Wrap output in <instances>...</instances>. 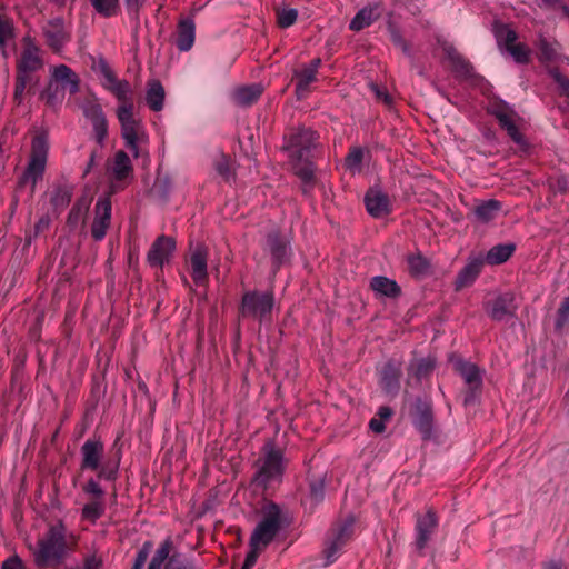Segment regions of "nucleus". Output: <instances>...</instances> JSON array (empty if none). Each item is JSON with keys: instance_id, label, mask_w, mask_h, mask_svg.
Instances as JSON below:
<instances>
[{"instance_id": "10", "label": "nucleus", "mask_w": 569, "mask_h": 569, "mask_svg": "<svg viewBox=\"0 0 569 569\" xmlns=\"http://www.w3.org/2000/svg\"><path fill=\"white\" fill-rule=\"evenodd\" d=\"M319 136L310 128H298L288 136L283 149L289 152L291 161L300 162L310 158L311 150L316 148Z\"/></svg>"}, {"instance_id": "26", "label": "nucleus", "mask_w": 569, "mask_h": 569, "mask_svg": "<svg viewBox=\"0 0 569 569\" xmlns=\"http://www.w3.org/2000/svg\"><path fill=\"white\" fill-rule=\"evenodd\" d=\"M483 263L485 260L482 257L470 258L466 266L458 272L455 289L458 291L471 286L480 274Z\"/></svg>"}, {"instance_id": "36", "label": "nucleus", "mask_w": 569, "mask_h": 569, "mask_svg": "<svg viewBox=\"0 0 569 569\" xmlns=\"http://www.w3.org/2000/svg\"><path fill=\"white\" fill-rule=\"evenodd\" d=\"M295 78L296 96L298 99H303L309 93L310 84L317 81V73L302 67L300 70L295 71Z\"/></svg>"}, {"instance_id": "28", "label": "nucleus", "mask_w": 569, "mask_h": 569, "mask_svg": "<svg viewBox=\"0 0 569 569\" xmlns=\"http://www.w3.org/2000/svg\"><path fill=\"white\" fill-rule=\"evenodd\" d=\"M51 82L59 84L63 90H69L71 94L79 91V78L76 72L66 64L54 67Z\"/></svg>"}, {"instance_id": "20", "label": "nucleus", "mask_w": 569, "mask_h": 569, "mask_svg": "<svg viewBox=\"0 0 569 569\" xmlns=\"http://www.w3.org/2000/svg\"><path fill=\"white\" fill-rule=\"evenodd\" d=\"M266 241L273 268L278 270L289 257L291 250L290 240L279 231H271L267 234Z\"/></svg>"}, {"instance_id": "25", "label": "nucleus", "mask_w": 569, "mask_h": 569, "mask_svg": "<svg viewBox=\"0 0 569 569\" xmlns=\"http://www.w3.org/2000/svg\"><path fill=\"white\" fill-rule=\"evenodd\" d=\"M207 260V247L198 243L190 256L191 278L198 284L208 279Z\"/></svg>"}, {"instance_id": "57", "label": "nucleus", "mask_w": 569, "mask_h": 569, "mask_svg": "<svg viewBox=\"0 0 569 569\" xmlns=\"http://www.w3.org/2000/svg\"><path fill=\"white\" fill-rule=\"evenodd\" d=\"M569 321V296L561 302L556 320V328L561 329Z\"/></svg>"}, {"instance_id": "32", "label": "nucleus", "mask_w": 569, "mask_h": 569, "mask_svg": "<svg viewBox=\"0 0 569 569\" xmlns=\"http://www.w3.org/2000/svg\"><path fill=\"white\" fill-rule=\"evenodd\" d=\"M536 46L539 50L540 62L556 61L561 51V44L557 40H548L543 34H539Z\"/></svg>"}, {"instance_id": "9", "label": "nucleus", "mask_w": 569, "mask_h": 569, "mask_svg": "<svg viewBox=\"0 0 569 569\" xmlns=\"http://www.w3.org/2000/svg\"><path fill=\"white\" fill-rule=\"evenodd\" d=\"M355 517L348 516L343 520L337 521L327 532L322 553L326 566L333 563L339 551L351 539L353 533Z\"/></svg>"}, {"instance_id": "4", "label": "nucleus", "mask_w": 569, "mask_h": 569, "mask_svg": "<svg viewBox=\"0 0 569 569\" xmlns=\"http://www.w3.org/2000/svg\"><path fill=\"white\" fill-rule=\"evenodd\" d=\"M257 470L253 482L267 489L273 482H280L286 470L283 451L273 440H267L261 449V456L256 462Z\"/></svg>"}, {"instance_id": "63", "label": "nucleus", "mask_w": 569, "mask_h": 569, "mask_svg": "<svg viewBox=\"0 0 569 569\" xmlns=\"http://www.w3.org/2000/svg\"><path fill=\"white\" fill-rule=\"evenodd\" d=\"M370 88L371 90L375 92L376 97L378 100H381L383 103H386L387 106H390L391 102H392V98L390 97V94L386 91V90H382L381 88H379L377 84L375 83H371L370 84Z\"/></svg>"}, {"instance_id": "39", "label": "nucleus", "mask_w": 569, "mask_h": 569, "mask_svg": "<svg viewBox=\"0 0 569 569\" xmlns=\"http://www.w3.org/2000/svg\"><path fill=\"white\" fill-rule=\"evenodd\" d=\"M172 547L171 538L164 539L152 556L147 569H167V561L171 557Z\"/></svg>"}, {"instance_id": "53", "label": "nucleus", "mask_w": 569, "mask_h": 569, "mask_svg": "<svg viewBox=\"0 0 569 569\" xmlns=\"http://www.w3.org/2000/svg\"><path fill=\"white\" fill-rule=\"evenodd\" d=\"M549 74L558 84L560 94L565 96L569 100V78L562 74L558 68L550 69Z\"/></svg>"}, {"instance_id": "40", "label": "nucleus", "mask_w": 569, "mask_h": 569, "mask_svg": "<svg viewBox=\"0 0 569 569\" xmlns=\"http://www.w3.org/2000/svg\"><path fill=\"white\" fill-rule=\"evenodd\" d=\"M90 207V200L86 197L79 198L70 209L67 217V224L76 229L80 222H83Z\"/></svg>"}, {"instance_id": "27", "label": "nucleus", "mask_w": 569, "mask_h": 569, "mask_svg": "<svg viewBox=\"0 0 569 569\" xmlns=\"http://www.w3.org/2000/svg\"><path fill=\"white\" fill-rule=\"evenodd\" d=\"M196 39V23L191 17L181 18L177 26V48L182 51H189Z\"/></svg>"}, {"instance_id": "5", "label": "nucleus", "mask_w": 569, "mask_h": 569, "mask_svg": "<svg viewBox=\"0 0 569 569\" xmlns=\"http://www.w3.org/2000/svg\"><path fill=\"white\" fill-rule=\"evenodd\" d=\"M49 154V137L47 131H37L31 140V150L28 164L19 180V184L30 183L31 190L42 179Z\"/></svg>"}, {"instance_id": "19", "label": "nucleus", "mask_w": 569, "mask_h": 569, "mask_svg": "<svg viewBox=\"0 0 569 569\" xmlns=\"http://www.w3.org/2000/svg\"><path fill=\"white\" fill-rule=\"evenodd\" d=\"M412 421L415 427L422 435L423 439H429L432 435L433 412L429 401L417 398L413 405Z\"/></svg>"}, {"instance_id": "38", "label": "nucleus", "mask_w": 569, "mask_h": 569, "mask_svg": "<svg viewBox=\"0 0 569 569\" xmlns=\"http://www.w3.org/2000/svg\"><path fill=\"white\" fill-rule=\"evenodd\" d=\"M72 193V187L68 184L56 186L50 194V203L53 209L58 212L66 209L71 201Z\"/></svg>"}, {"instance_id": "44", "label": "nucleus", "mask_w": 569, "mask_h": 569, "mask_svg": "<svg viewBox=\"0 0 569 569\" xmlns=\"http://www.w3.org/2000/svg\"><path fill=\"white\" fill-rule=\"evenodd\" d=\"M261 93L259 86L242 87L234 92V99L240 106H250L259 99Z\"/></svg>"}, {"instance_id": "24", "label": "nucleus", "mask_w": 569, "mask_h": 569, "mask_svg": "<svg viewBox=\"0 0 569 569\" xmlns=\"http://www.w3.org/2000/svg\"><path fill=\"white\" fill-rule=\"evenodd\" d=\"M83 113L92 124L96 141L103 146L108 134V122L101 106L91 103L84 108Z\"/></svg>"}, {"instance_id": "7", "label": "nucleus", "mask_w": 569, "mask_h": 569, "mask_svg": "<svg viewBox=\"0 0 569 569\" xmlns=\"http://www.w3.org/2000/svg\"><path fill=\"white\" fill-rule=\"evenodd\" d=\"M281 509L273 502L262 508V517L253 529L249 545L267 548L281 529Z\"/></svg>"}, {"instance_id": "49", "label": "nucleus", "mask_w": 569, "mask_h": 569, "mask_svg": "<svg viewBox=\"0 0 569 569\" xmlns=\"http://www.w3.org/2000/svg\"><path fill=\"white\" fill-rule=\"evenodd\" d=\"M167 569H201L193 560L187 558L182 553H172L167 561Z\"/></svg>"}, {"instance_id": "33", "label": "nucleus", "mask_w": 569, "mask_h": 569, "mask_svg": "<svg viewBox=\"0 0 569 569\" xmlns=\"http://www.w3.org/2000/svg\"><path fill=\"white\" fill-rule=\"evenodd\" d=\"M501 210V202L495 199L480 201L473 209L477 221L488 223L493 220Z\"/></svg>"}, {"instance_id": "56", "label": "nucleus", "mask_w": 569, "mask_h": 569, "mask_svg": "<svg viewBox=\"0 0 569 569\" xmlns=\"http://www.w3.org/2000/svg\"><path fill=\"white\" fill-rule=\"evenodd\" d=\"M325 497V482L323 480H316L310 483L309 498L313 503H319Z\"/></svg>"}, {"instance_id": "18", "label": "nucleus", "mask_w": 569, "mask_h": 569, "mask_svg": "<svg viewBox=\"0 0 569 569\" xmlns=\"http://www.w3.org/2000/svg\"><path fill=\"white\" fill-rule=\"evenodd\" d=\"M483 308L488 316L495 321H502L513 317L517 310L515 295L512 292L499 295L492 301L486 302Z\"/></svg>"}, {"instance_id": "51", "label": "nucleus", "mask_w": 569, "mask_h": 569, "mask_svg": "<svg viewBox=\"0 0 569 569\" xmlns=\"http://www.w3.org/2000/svg\"><path fill=\"white\" fill-rule=\"evenodd\" d=\"M32 77H28L24 74H20L17 72L14 91H13V101L19 106L24 100V92L27 86L31 84Z\"/></svg>"}, {"instance_id": "34", "label": "nucleus", "mask_w": 569, "mask_h": 569, "mask_svg": "<svg viewBox=\"0 0 569 569\" xmlns=\"http://www.w3.org/2000/svg\"><path fill=\"white\" fill-rule=\"evenodd\" d=\"M293 169L296 174L303 182L302 191L303 193H308L310 189L313 187L315 181V167L309 158H305L300 162L292 161Z\"/></svg>"}, {"instance_id": "14", "label": "nucleus", "mask_w": 569, "mask_h": 569, "mask_svg": "<svg viewBox=\"0 0 569 569\" xmlns=\"http://www.w3.org/2000/svg\"><path fill=\"white\" fill-rule=\"evenodd\" d=\"M23 49L17 61V72L28 77H32L33 72H37L43 68V60L41 58L40 48L36 44L34 40L26 36L22 39Z\"/></svg>"}, {"instance_id": "62", "label": "nucleus", "mask_w": 569, "mask_h": 569, "mask_svg": "<svg viewBox=\"0 0 569 569\" xmlns=\"http://www.w3.org/2000/svg\"><path fill=\"white\" fill-rule=\"evenodd\" d=\"M51 219L49 216H42L37 223L34 224V237H38L39 234L47 231L50 227Z\"/></svg>"}, {"instance_id": "52", "label": "nucleus", "mask_w": 569, "mask_h": 569, "mask_svg": "<svg viewBox=\"0 0 569 569\" xmlns=\"http://www.w3.org/2000/svg\"><path fill=\"white\" fill-rule=\"evenodd\" d=\"M153 543L150 540L143 542L141 548L138 550L131 569H142L150 556Z\"/></svg>"}, {"instance_id": "12", "label": "nucleus", "mask_w": 569, "mask_h": 569, "mask_svg": "<svg viewBox=\"0 0 569 569\" xmlns=\"http://www.w3.org/2000/svg\"><path fill=\"white\" fill-rule=\"evenodd\" d=\"M490 112L497 119L500 128L507 131L508 136L515 143H525V138L517 124L520 117L512 107L505 102H498L491 107Z\"/></svg>"}, {"instance_id": "59", "label": "nucleus", "mask_w": 569, "mask_h": 569, "mask_svg": "<svg viewBox=\"0 0 569 569\" xmlns=\"http://www.w3.org/2000/svg\"><path fill=\"white\" fill-rule=\"evenodd\" d=\"M146 2L147 0H124V6L128 14L132 19L138 20L140 10L144 7Z\"/></svg>"}, {"instance_id": "55", "label": "nucleus", "mask_w": 569, "mask_h": 569, "mask_svg": "<svg viewBox=\"0 0 569 569\" xmlns=\"http://www.w3.org/2000/svg\"><path fill=\"white\" fill-rule=\"evenodd\" d=\"M278 24L281 28H289L291 27L296 21L298 17V11L296 9H281L278 11Z\"/></svg>"}, {"instance_id": "22", "label": "nucleus", "mask_w": 569, "mask_h": 569, "mask_svg": "<svg viewBox=\"0 0 569 569\" xmlns=\"http://www.w3.org/2000/svg\"><path fill=\"white\" fill-rule=\"evenodd\" d=\"M365 204L368 213L373 218H382L390 213V200L388 194L379 189H369L365 196Z\"/></svg>"}, {"instance_id": "41", "label": "nucleus", "mask_w": 569, "mask_h": 569, "mask_svg": "<svg viewBox=\"0 0 569 569\" xmlns=\"http://www.w3.org/2000/svg\"><path fill=\"white\" fill-rule=\"evenodd\" d=\"M445 50L456 72L460 73L463 77L472 76L473 68L471 63L468 60H466L453 47L450 46Z\"/></svg>"}, {"instance_id": "6", "label": "nucleus", "mask_w": 569, "mask_h": 569, "mask_svg": "<svg viewBox=\"0 0 569 569\" xmlns=\"http://www.w3.org/2000/svg\"><path fill=\"white\" fill-rule=\"evenodd\" d=\"M491 30L500 51L508 52L518 64L530 62L531 49L523 42H517L518 33L509 24L495 20Z\"/></svg>"}, {"instance_id": "31", "label": "nucleus", "mask_w": 569, "mask_h": 569, "mask_svg": "<svg viewBox=\"0 0 569 569\" xmlns=\"http://www.w3.org/2000/svg\"><path fill=\"white\" fill-rule=\"evenodd\" d=\"M164 88L159 80H150L147 83L146 101L148 107L154 111H161L164 102Z\"/></svg>"}, {"instance_id": "23", "label": "nucleus", "mask_w": 569, "mask_h": 569, "mask_svg": "<svg viewBox=\"0 0 569 569\" xmlns=\"http://www.w3.org/2000/svg\"><path fill=\"white\" fill-rule=\"evenodd\" d=\"M401 365L395 360H388L380 371V387L388 395H396L400 388Z\"/></svg>"}, {"instance_id": "43", "label": "nucleus", "mask_w": 569, "mask_h": 569, "mask_svg": "<svg viewBox=\"0 0 569 569\" xmlns=\"http://www.w3.org/2000/svg\"><path fill=\"white\" fill-rule=\"evenodd\" d=\"M407 263L409 273L416 278L426 276L430 269L428 259L420 253L408 256Z\"/></svg>"}, {"instance_id": "16", "label": "nucleus", "mask_w": 569, "mask_h": 569, "mask_svg": "<svg viewBox=\"0 0 569 569\" xmlns=\"http://www.w3.org/2000/svg\"><path fill=\"white\" fill-rule=\"evenodd\" d=\"M47 46L53 52H60L70 41L71 36L64 20L60 17L46 21L41 27Z\"/></svg>"}, {"instance_id": "35", "label": "nucleus", "mask_w": 569, "mask_h": 569, "mask_svg": "<svg viewBox=\"0 0 569 569\" xmlns=\"http://www.w3.org/2000/svg\"><path fill=\"white\" fill-rule=\"evenodd\" d=\"M515 243H500L493 246L486 254L483 259L491 266L501 264L506 262L515 252Z\"/></svg>"}, {"instance_id": "11", "label": "nucleus", "mask_w": 569, "mask_h": 569, "mask_svg": "<svg viewBox=\"0 0 569 569\" xmlns=\"http://www.w3.org/2000/svg\"><path fill=\"white\" fill-rule=\"evenodd\" d=\"M110 176L109 194L124 190L133 180V166L131 159L123 150L114 153L108 169Z\"/></svg>"}, {"instance_id": "30", "label": "nucleus", "mask_w": 569, "mask_h": 569, "mask_svg": "<svg viewBox=\"0 0 569 569\" xmlns=\"http://www.w3.org/2000/svg\"><path fill=\"white\" fill-rule=\"evenodd\" d=\"M370 288L376 295L387 298H398L401 295L400 286L392 279L385 276H376L370 280Z\"/></svg>"}, {"instance_id": "50", "label": "nucleus", "mask_w": 569, "mask_h": 569, "mask_svg": "<svg viewBox=\"0 0 569 569\" xmlns=\"http://www.w3.org/2000/svg\"><path fill=\"white\" fill-rule=\"evenodd\" d=\"M363 160V150L360 147H355L350 149L349 153L346 157L345 164L348 170L351 172H360L361 163Z\"/></svg>"}, {"instance_id": "3", "label": "nucleus", "mask_w": 569, "mask_h": 569, "mask_svg": "<svg viewBox=\"0 0 569 569\" xmlns=\"http://www.w3.org/2000/svg\"><path fill=\"white\" fill-rule=\"evenodd\" d=\"M82 471L89 470L98 473V479L114 481L118 477L120 457L114 461L103 460L104 445L99 437L87 439L80 448Z\"/></svg>"}, {"instance_id": "61", "label": "nucleus", "mask_w": 569, "mask_h": 569, "mask_svg": "<svg viewBox=\"0 0 569 569\" xmlns=\"http://www.w3.org/2000/svg\"><path fill=\"white\" fill-rule=\"evenodd\" d=\"M249 546H250V551L247 553L244 563H246L247 568H252L256 565L260 552L262 550H264L266 548H263L261 546H256V545H249Z\"/></svg>"}, {"instance_id": "1", "label": "nucleus", "mask_w": 569, "mask_h": 569, "mask_svg": "<svg viewBox=\"0 0 569 569\" xmlns=\"http://www.w3.org/2000/svg\"><path fill=\"white\" fill-rule=\"evenodd\" d=\"M97 70L104 79L103 87L121 102L117 109V118L121 126V137L132 156L138 158L140 157V143L146 140V136L141 122L133 117L130 83L127 80H119L104 58H99Z\"/></svg>"}, {"instance_id": "29", "label": "nucleus", "mask_w": 569, "mask_h": 569, "mask_svg": "<svg viewBox=\"0 0 569 569\" xmlns=\"http://www.w3.org/2000/svg\"><path fill=\"white\" fill-rule=\"evenodd\" d=\"M381 3L377 2L360 9L350 21L349 28L352 31H360L371 26L381 16Z\"/></svg>"}, {"instance_id": "48", "label": "nucleus", "mask_w": 569, "mask_h": 569, "mask_svg": "<svg viewBox=\"0 0 569 569\" xmlns=\"http://www.w3.org/2000/svg\"><path fill=\"white\" fill-rule=\"evenodd\" d=\"M213 168H214L216 172L224 181L231 180V178L233 176V171L231 168V159L228 156H226L224 153H220L214 160Z\"/></svg>"}, {"instance_id": "60", "label": "nucleus", "mask_w": 569, "mask_h": 569, "mask_svg": "<svg viewBox=\"0 0 569 569\" xmlns=\"http://www.w3.org/2000/svg\"><path fill=\"white\" fill-rule=\"evenodd\" d=\"M1 569H27L23 560L17 555H11L2 563Z\"/></svg>"}, {"instance_id": "64", "label": "nucleus", "mask_w": 569, "mask_h": 569, "mask_svg": "<svg viewBox=\"0 0 569 569\" xmlns=\"http://www.w3.org/2000/svg\"><path fill=\"white\" fill-rule=\"evenodd\" d=\"M102 566V559L96 555H91L84 558L83 569H100Z\"/></svg>"}, {"instance_id": "47", "label": "nucleus", "mask_w": 569, "mask_h": 569, "mask_svg": "<svg viewBox=\"0 0 569 569\" xmlns=\"http://www.w3.org/2000/svg\"><path fill=\"white\" fill-rule=\"evenodd\" d=\"M64 91L66 90L61 89L59 84H54L50 81L47 89L41 93V99H43L49 107L56 108L62 102Z\"/></svg>"}, {"instance_id": "42", "label": "nucleus", "mask_w": 569, "mask_h": 569, "mask_svg": "<svg viewBox=\"0 0 569 569\" xmlns=\"http://www.w3.org/2000/svg\"><path fill=\"white\" fill-rule=\"evenodd\" d=\"M106 512V501L103 500H91L82 507L81 518L83 520L96 523Z\"/></svg>"}, {"instance_id": "17", "label": "nucleus", "mask_w": 569, "mask_h": 569, "mask_svg": "<svg viewBox=\"0 0 569 569\" xmlns=\"http://www.w3.org/2000/svg\"><path fill=\"white\" fill-rule=\"evenodd\" d=\"M111 199L110 194L101 197L94 206V219L91 226V236L96 241H101L111 223Z\"/></svg>"}, {"instance_id": "46", "label": "nucleus", "mask_w": 569, "mask_h": 569, "mask_svg": "<svg viewBox=\"0 0 569 569\" xmlns=\"http://www.w3.org/2000/svg\"><path fill=\"white\" fill-rule=\"evenodd\" d=\"M100 480L101 479H98L97 475L96 477L89 478L82 486V492L87 496L88 499L106 501V491L101 487Z\"/></svg>"}, {"instance_id": "45", "label": "nucleus", "mask_w": 569, "mask_h": 569, "mask_svg": "<svg viewBox=\"0 0 569 569\" xmlns=\"http://www.w3.org/2000/svg\"><path fill=\"white\" fill-rule=\"evenodd\" d=\"M94 11L103 18L114 17L120 12L119 0H89Z\"/></svg>"}, {"instance_id": "2", "label": "nucleus", "mask_w": 569, "mask_h": 569, "mask_svg": "<svg viewBox=\"0 0 569 569\" xmlns=\"http://www.w3.org/2000/svg\"><path fill=\"white\" fill-rule=\"evenodd\" d=\"M78 537L68 530L62 520L49 523L28 549L37 569H59L76 551Z\"/></svg>"}, {"instance_id": "15", "label": "nucleus", "mask_w": 569, "mask_h": 569, "mask_svg": "<svg viewBox=\"0 0 569 569\" xmlns=\"http://www.w3.org/2000/svg\"><path fill=\"white\" fill-rule=\"evenodd\" d=\"M455 368L469 388L463 397V405L475 403L482 387V377L479 368L475 363L465 360L457 361Z\"/></svg>"}, {"instance_id": "21", "label": "nucleus", "mask_w": 569, "mask_h": 569, "mask_svg": "<svg viewBox=\"0 0 569 569\" xmlns=\"http://www.w3.org/2000/svg\"><path fill=\"white\" fill-rule=\"evenodd\" d=\"M174 249L176 241L173 238L160 236L152 243L147 254V260L152 267H162L164 262L169 261Z\"/></svg>"}, {"instance_id": "13", "label": "nucleus", "mask_w": 569, "mask_h": 569, "mask_svg": "<svg viewBox=\"0 0 569 569\" xmlns=\"http://www.w3.org/2000/svg\"><path fill=\"white\" fill-rule=\"evenodd\" d=\"M416 525H415V542L413 546L416 550L422 555L423 550L428 546L432 535L436 532L439 520L436 511L432 508L427 509V511L422 515L417 512L415 515Z\"/></svg>"}, {"instance_id": "8", "label": "nucleus", "mask_w": 569, "mask_h": 569, "mask_svg": "<svg viewBox=\"0 0 569 569\" xmlns=\"http://www.w3.org/2000/svg\"><path fill=\"white\" fill-rule=\"evenodd\" d=\"M273 306L274 298L272 292L247 291L243 293L239 306V316L256 319L262 323L270 319Z\"/></svg>"}, {"instance_id": "58", "label": "nucleus", "mask_w": 569, "mask_h": 569, "mask_svg": "<svg viewBox=\"0 0 569 569\" xmlns=\"http://www.w3.org/2000/svg\"><path fill=\"white\" fill-rule=\"evenodd\" d=\"M390 38L393 44L399 47L406 56H410V46L397 28H390Z\"/></svg>"}, {"instance_id": "54", "label": "nucleus", "mask_w": 569, "mask_h": 569, "mask_svg": "<svg viewBox=\"0 0 569 569\" xmlns=\"http://www.w3.org/2000/svg\"><path fill=\"white\" fill-rule=\"evenodd\" d=\"M435 369V361L429 358L420 359L413 370V375L417 379L421 380L428 377Z\"/></svg>"}, {"instance_id": "37", "label": "nucleus", "mask_w": 569, "mask_h": 569, "mask_svg": "<svg viewBox=\"0 0 569 569\" xmlns=\"http://www.w3.org/2000/svg\"><path fill=\"white\" fill-rule=\"evenodd\" d=\"M16 38L14 24L11 18L0 12V51L8 59L7 44Z\"/></svg>"}]
</instances>
